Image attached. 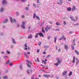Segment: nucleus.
<instances>
[{"mask_svg":"<svg viewBox=\"0 0 79 79\" xmlns=\"http://www.w3.org/2000/svg\"><path fill=\"white\" fill-rule=\"evenodd\" d=\"M6 53H8V54H10V52L8 51H6Z\"/></svg>","mask_w":79,"mask_h":79,"instance_id":"37998d69","label":"nucleus"},{"mask_svg":"<svg viewBox=\"0 0 79 79\" xmlns=\"http://www.w3.org/2000/svg\"><path fill=\"white\" fill-rule=\"evenodd\" d=\"M0 11H1V12H2V11H3V8H1V10H0Z\"/></svg>","mask_w":79,"mask_h":79,"instance_id":"bb28decb","label":"nucleus"},{"mask_svg":"<svg viewBox=\"0 0 79 79\" xmlns=\"http://www.w3.org/2000/svg\"><path fill=\"white\" fill-rule=\"evenodd\" d=\"M21 27L23 29H25V26L24 25H21Z\"/></svg>","mask_w":79,"mask_h":79,"instance_id":"412c9836","label":"nucleus"},{"mask_svg":"<svg viewBox=\"0 0 79 79\" xmlns=\"http://www.w3.org/2000/svg\"><path fill=\"white\" fill-rule=\"evenodd\" d=\"M72 33H73V32L72 31H70L69 32V34H71Z\"/></svg>","mask_w":79,"mask_h":79,"instance_id":"680f3d73","label":"nucleus"},{"mask_svg":"<svg viewBox=\"0 0 79 79\" xmlns=\"http://www.w3.org/2000/svg\"><path fill=\"white\" fill-rule=\"evenodd\" d=\"M64 48L65 50H68V48H68V46L67 45H64Z\"/></svg>","mask_w":79,"mask_h":79,"instance_id":"423d86ee","label":"nucleus"},{"mask_svg":"<svg viewBox=\"0 0 79 79\" xmlns=\"http://www.w3.org/2000/svg\"><path fill=\"white\" fill-rule=\"evenodd\" d=\"M67 71H64L62 73V76H65L66 74H67Z\"/></svg>","mask_w":79,"mask_h":79,"instance_id":"0eeeda50","label":"nucleus"},{"mask_svg":"<svg viewBox=\"0 0 79 79\" xmlns=\"http://www.w3.org/2000/svg\"><path fill=\"white\" fill-rule=\"evenodd\" d=\"M75 41H76V40L74 39V40H73V43H74L75 42Z\"/></svg>","mask_w":79,"mask_h":79,"instance_id":"49530a36","label":"nucleus"},{"mask_svg":"<svg viewBox=\"0 0 79 79\" xmlns=\"http://www.w3.org/2000/svg\"><path fill=\"white\" fill-rule=\"evenodd\" d=\"M75 18H76V19H75V21H76L77 20L78 18L76 16Z\"/></svg>","mask_w":79,"mask_h":79,"instance_id":"c756f323","label":"nucleus"},{"mask_svg":"<svg viewBox=\"0 0 79 79\" xmlns=\"http://www.w3.org/2000/svg\"><path fill=\"white\" fill-rule=\"evenodd\" d=\"M56 38L55 37L54 38V42L55 43H56Z\"/></svg>","mask_w":79,"mask_h":79,"instance_id":"c9c22d12","label":"nucleus"},{"mask_svg":"<svg viewBox=\"0 0 79 79\" xmlns=\"http://www.w3.org/2000/svg\"><path fill=\"white\" fill-rule=\"evenodd\" d=\"M44 22H42V23H41V25H40V26L41 27H42V25H44Z\"/></svg>","mask_w":79,"mask_h":79,"instance_id":"e433bc0d","label":"nucleus"},{"mask_svg":"<svg viewBox=\"0 0 79 79\" xmlns=\"http://www.w3.org/2000/svg\"><path fill=\"white\" fill-rule=\"evenodd\" d=\"M35 16H36V14H35V13L34 14L33 18H35Z\"/></svg>","mask_w":79,"mask_h":79,"instance_id":"4be33fe9","label":"nucleus"},{"mask_svg":"<svg viewBox=\"0 0 79 79\" xmlns=\"http://www.w3.org/2000/svg\"><path fill=\"white\" fill-rule=\"evenodd\" d=\"M13 45H12V46H11V48H13Z\"/></svg>","mask_w":79,"mask_h":79,"instance_id":"0e129e2a","label":"nucleus"},{"mask_svg":"<svg viewBox=\"0 0 79 79\" xmlns=\"http://www.w3.org/2000/svg\"><path fill=\"white\" fill-rule=\"evenodd\" d=\"M46 53V52H43V54H45Z\"/></svg>","mask_w":79,"mask_h":79,"instance_id":"bf43d9fd","label":"nucleus"},{"mask_svg":"<svg viewBox=\"0 0 79 79\" xmlns=\"http://www.w3.org/2000/svg\"><path fill=\"white\" fill-rule=\"evenodd\" d=\"M21 18H22V19H23L24 18V15H22L21 16Z\"/></svg>","mask_w":79,"mask_h":79,"instance_id":"ea45409f","label":"nucleus"},{"mask_svg":"<svg viewBox=\"0 0 79 79\" xmlns=\"http://www.w3.org/2000/svg\"><path fill=\"white\" fill-rule=\"evenodd\" d=\"M64 25H66V22L65 21H64Z\"/></svg>","mask_w":79,"mask_h":79,"instance_id":"4c0bfd02","label":"nucleus"},{"mask_svg":"<svg viewBox=\"0 0 79 79\" xmlns=\"http://www.w3.org/2000/svg\"><path fill=\"white\" fill-rule=\"evenodd\" d=\"M27 72L28 74H29V70L27 71Z\"/></svg>","mask_w":79,"mask_h":79,"instance_id":"4d7b16f0","label":"nucleus"},{"mask_svg":"<svg viewBox=\"0 0 79 79\" xmlns=\"http://www.w3.org/2000/svg\"><path fill=\"white\" fill-rule=\"evenodd\" d=\"M37 2L38 3H39V0H37Z\"/></svg>","mask_w":79,"mask_h":79,"instance_id":"052dcab7","label":"nucleus"},{"mask_svg":"<svg viewBox=\"0 0 79 79\" xmlns=\"http://www.w3.org/2000/svg\"><path fill=\"white\" fill-rule=\"evenodd\" d=\"M75 53L77 54V55H79V52L75 50Z\"/></svg>","mask_w":79,"mask_h":79,"instance_id":"dca6fc26","label":"nucleus"},{"mask_svg":"<svg viewBox=\"0 0 79 79\" xmlns=\"http://www.w3.org/2000/svg\"><path fill=\"white\" fill-rule=\"evenodd\" d=\"M51 56V55H48L47 56H46L47 58H50Z\"/></svg>","mask_w":79,"mask_h":79,"instance_id":"5701e85b","label":"nucleus"},{"mask_svg":"<svg viewBox=\"0 0 79 79\" xmlns=\"http://www.w3.org/2000/svg\"><path fill=\"white\" fill-rule=\"evenodd\" d=\"M32 37V34H31L28 37V39H31Z\"/></svg>","mask_w":79,"mask_h":79,"instance_id":"f3484780","label":"nucleus"},{"mask_svg":"<svg viewBox=\"0 0 79 79\" xmlns=\"http://www.w3.org/2000/svg\"><path fill=\"white\" fill-rule=\"evenodd\" d=\"M57 61H58V63H57L55 64L56 66H58L59 65V63H60L62 61L61 59H60V58L56 59Z\"/></svg>","mask_w":79,"mask_h":79,"instance_id":"f257e3e1","label":"nucleus"},{"mask_svg":"<svg viewBox=\"0 0 79 79\" xmlns=\"http://www.w3.org/2000/svg\"><path fill=\"white\" fill-rule=\"evenodd\" d=\"M2 3L3 5L4 4H6V1L5 0H3L2 2Z\"/></svg>","mask_w":79,"mask_h":79,"instance_id":"ddd939ff","label":"nucleus"},{"mask_svg":"<svg viewBox=\"0 0 79 79\" xmlns=\"http://www.w3.org/2000/svg\"><path fill=\"white\" fill-rule=\"evenodd\" d=\"M23 54L24 55V56L25 57H26V58H29V56L27 55L26 53L24 52L23 53Z\"/></svg>","mask_w":79,"mask_h":79,"instance_id":"6e6552de","label":"nucleus"},{"mask_svg":"<svg viewBox=\"0 0 79 79\" xmlns=\"http://www.w3.org/2000/svg\"><path fill=\"white\" fill-rule=\"evenodd\" d=\"M40 66H42V67H45V66H44V65H42V64H41V65H40Z\"/></svg>","mask_w":79,"mask_h":79,"instance_id":"6e6d98bb","label":"nucleus"},{"mask_svg":"<svg viewBox=\"0 0 79 79\" xmlns=\"http://www.w3.org/2000/svg\"><path fill=\"white\" fill-rule=\"evenodd\" d=\"M34 77H32V79H34Z\"/></svg>","mask_w":79,"mask_h":79,"instance_id":"774afa93","label":"nucleus"},{"mask_svg":"<svg viewBox=\"0 0 79 79\" xmlns=\"http://www.w3.org/2000/svg\"><path fill=\"white\" fill-rule=\"evenodd\" d=\"M56 31H60V29H57L56 30Z\"/></svg>","mask_w":79,"mask_h":79,"instance_id":"a19ab883","label":"nucleus"},{"mask_svg":"<svg viewBox=\"0 0 79 79\" xmlns=\"http://www.w3.org/2000/svg\"><path fill=\"white\" fill-rule=\"evenodd\" d=\"M8 77H7L6 76H4L3 77V79H7Z\"/></svg>","mask_w":79,"mask_h":79,"instance_id":"2f4dec72","label":"nucleus"},{"mask_svg":"<svg viewBox=\"0 0 79 79\" xmlns=\"http://www.w3.org/2000/svg\"><path fill=\"white\" fill-rule=\"evenodd\" d=\"M37 61L38 62H39V58H37Z\"/></svg>","mask_w":79,"mask_h":79,"instance_id":"864d4df0","label":"nucleus"},{"mask_svg":"<svg viewBox=\"0 0 79 79\" xmlns=\"http://www.w3.org/2000/svg\"><path fill=\"white\" fill-rule=\"evenodd\" d=\"M75 59H76V57L75 56H73V63H75Z\"/></svg>","mask_w":79,"mask_h":79,"instance_id":"1a4fd4ad","label":"nucleus"},{"mask_svg":"<svg viewBox=\"0 0 79 79\" xmlns=\"http://www.w3.org/2000/svg\"><path fill=\"white\" fill-rule=\"evenodd\" d=\"M63 0H60L59 2H60L61 3H63Z\"/></svg>","mask_w":79,"mask_h":79,"instance_id":"58836bf2","label":"nucleus"},{"mask_svg":"<svg viewBox=\"0 0 79 79\" xmlns=\"http://www.w3.org/2000/svg\"><path fill=\"white\" fill-rule=\"evenodd\" d=\"M48 39H50V36H48Z\"/></svg>","mask_w":79,"mask_h":79,"instance_id":"13d9d810","label":"nucleus"},{"mask_svg":"<svg viewBox=\"0 0 79 79\" xmlns=\"http://www.w3.org/2000/svg\"><path fill=\"white\" fill-rule=\"evenodd\" d=\"M58 52H61V49H59L58 50Z\"/></svg>","mask_w":79,"mask_h":79,"instance_id":"5fc2aeb1","label":"nucleus"},{"mask_svg":"<svg viewBox=\"0 0 79 79\" xmlns=\"http://www.w3.org/2000/svg\"><path fill=\"white\" fill-rule=\"evenodd\" d=\"M43 76L46 78L50 77V76L49 75H46L45 74L43 75Z\"/></svg>","mask_w":79,"mask_h":79,"instance_id":"20e7f679","label":"nucleus"},{"mask_svg":"<svg viewBox=\"0 0 79 79\" xmlns=\"http://www.w3.org/2000/svg\"><path fill=\"white\" fill-rule=\"evenodd\" d=\"M48 29H51V27H48Z\"/></svg>","mask_w":79,"mask_h":79,"instance_id":"69168bd1","label":"nucleus"},{"mask_svg":"<svg viewBox=\"0 0 79 79\" xmlns=\"http://www.w3.org/2000/svg\"><path fill=\"white\" fill-rule=\"evenodd\" d=\"M26 10H29V7H26Z\"/></svg>","mask_w":79,"mask_h":79,"instance_id":"79ce46f5","label":"nucleus"},{"mask_svg":"<svg viewBox=\"0 0 79 79\" xmlns=\"http://www.w3.org/2000/svg\"><path fill=\"white\" fill-rule=\"evenodd\" d=\"M8 20V19H5L4 21L3 22V23H7Z\"/></svg>","mask_w":79,"mask_h":79,"instance_id":"9d476101","label":"nucleus"},{"mask_svg":"<svg viewBox=\"0 0 79 79\" xmlns=\"http://www.w3.org/2000/svg\"><path fill=\"white\" fill-rule=\"evenodd\" d=\"M26 24V23L24 22H22V25H24Z\"/></svg>","mask_w":79,"mask_h":79,"instance_id":"72a5a7b5","label":"nucleus"},{"mask_svg":"<svg viewBox=\"0 0 79 79\" xmlns=\"http://www.w3.org/2000/svg\"><path fill=\"white\" fill-rule=\"evenodd\" d=\"M36 35H39L40 36H42V37H44V35H43V33H36Z\"/></svg>","mask_w":79,"mask_h":79,"instance_id":"39448f33","label":"nucleus"},{"mask_svg":"<svg viewBox=\"0 0 79 79\" xmlns=\"http://www.w3.org/2000/svg\"><path fill=\"white\" fill-rule=\"evenodd\" d=\"M41 42H40L39 44V46L41 45Z\"/></svg>","mask_w":79,"mask_h":79,"instance_id":"a18cd8bd","label":"nucleus"},{"mask_svg":"<svg viewBox=\"0 0 79 79\" xmlns=\"http://www.w3.org/2000/svg\"><path fill=\"white\" fill-rule=\"evenodd\" d=\"M42 63H44V64H47V62H45V61L44 60H42Z\"/></svg>","mask_w":79,"mask_h":79,"instance_id":"4468645a","label":"nucleus"},{"mask_svg":"<svg viewBox=\"0 0 79 79\" xmlns=\"http://www.w3.org/2000/svg\"><path fill=\"white\" fill-rule=\"evenodd\" d=\"M70 18L72 21H75V19H74V17H70Z\"/></svg>","mask_w":79,"mask_h":79,"instance_id":"9b49d317","label":"nucleus"},{"mask_svg":"<svg viewBox=\"0 0 79 79\" xmlns=\"http://www.w3.org/2000/svg\"><path fill=\"white\" fill-rule=\"evenodd\" d=\"M76 60H77V62L76 63V64L77 65V64L79 63V60L77 59V58H76Z\"/></svg>","mask_w":79,"mask_h":79,"instance_id":"6ab92c4d","label":"nucleus"},{"mask_svg":"<svg viewBox=\"0 0 79 79\" xmlns=\"http://www.w3.org/2000/svg\"><path fill=\"white\" fill-rule=\"evenodd\" d=\"M37 52L38 53H39V52H40V49H38L37 50Z\"/></svg>","mask_w":79,"mask_h":79,"instance_id":"3c124183","label":"nucleus"},{"mask_svg":"<svg viewBox=\"0 0 79 79\" xmlns=\"http://www.w3.org/2000/svg\"><path fill=\"white\" fill-rule=\"evenodd\" d=\"M33 6H34V7H36V5H35V4H33Z\"/></svg>","mask_w":79,"mask_h":79,"instance_id":"c03bdc74","label":"nucleus"},{"mask_svg":"<svg viewBox=\"0 0 79 79\" xmlns=\"http://www.w3.org/2000/svg\"><path fill=\"white\" fill-rule=\"evenodd\" d=\"M63 40V38H60L59 39L60 40Z\"/></svg>","mask_w":79,"mask_h":79,"instance_id":"09e8293b","label":"nucleus"},{"mask_svg":"<svg viewBox=\"0 0 79 79\" xmlns=\"http://www.w3.org/2000/svg\"><path fill=\"white\" fill-rule=\"evenodd\" d=\"M10 20H11V23H15L16 22V20L14 19H12V18H10Z\"/></svg>","mask_w":79,"mask_h":79,"instance_id":"7ed1b4c3","label":"nucleus"},{"mask_svg":"<svg viewBox=\"0 0 79 79\" xmlns=\"http://www.w3.org/2000/svg\"><path fill=\"white\" fill-rule=\"evenodd\" d=\"M12 42H13L14 44H15V40H14V39L12 38Z\"/></svg>","mask_w":79,"mask_h":79,"instance_id":"b1692460","label":"nucleus"},{"mask_svg":"<svg viewBox=\"0 0 79 79\" xmlns=\"http://www.w3.org/2000/svg\"><path fill=\"white\" fill-rule=\"evenodd\" d=\"M71 48H72V50H74V45H72L71 46Z\"/></svg>","mask_w":79,"mask_h":79,"instance_id":"393cba45","label":"nucleus"},{"mask_svg":"<svg viewBox=\"0 0 79 79\" xmlns=\"http://www.w3.org/2000/svg\"><path fill=\"white\" fill-rule=\"evenodd\" d=\"M31 26L28 27V29H29V30L30 29H31Z\"/></svg>","mask_w":79,"mask_h":79,"instance_id":"603ef678","label":"nucleus"},{"mask_svg":"<svg viewBox=\"0 0 79 79\" xmlns=\"http://www.w3.org/2000/svg\"><path fill=\"white\" fill-rule=\"evenodd\" d=\"M35 38H37L38 37V35H36L35 36Z\"/></svg>","mask_w":79,"mask_h":79,"instance_id":"8fccbe9b","label":"nucleus"},{"mask_svg":"<svg viewBox=\"0 0 79 79\" xmlns=\"http://www.w3.org/2000/svg\"><path fill=\"white\" fill-rule=\"evenodd\" d=\"M21 0V1H22V2H25V0Z\"/></svg>","mask_w":79,"mask_h":79,"instance_id":"e2e57ef3","label":"nucleus"},{"mask_svg":"<svg viewBox=\"0 0 79 79\" xmlns=\"http://www.w3.org/2000/svg\"><path fill=\"white\" fill-rule=\"evenodd\" d=\"M42 32H43V33H45V30H44V27L42 28Z\"/></svg>","mask_w":79,"mask_h":79,"instance_id":"a878e982","label":"nucleus"},{"mask_svg":"<svg viewBox=\"0 0 79 79\" xmlns=\"http://www.w3.org/2000/svg\"><path fill=\"white\" fill-rule=\"evenodd\" d=\"M12 64H12V63H10V66H12Z\"/></svg>","mask_w":79,"mask_h":79,"instance_id":"338daca9","label":"nucleus"},{"mask_svg":"<svg viewBox=\"0 0 79 79\" xmlns=\"http://www.w3.org/2000/svg\"><path fill=\"white\" fill-rule=\"evenodd\" d=\"M36 19H38V20H40V18H39V17L38 16H37L36 17Z\"/></svg>","mask_w":79,"mask_h":79,"instance_id":"7c9ffc66","label":"nucleus"},{"mask_svg":"<svg viewBox=\"0 0 79 79\" xmlns=\"http://www.w3.org/2000/svg\"><path fill=\"white\" fill-rule=\"evenodd\" d=\"M27 54L28 55H30L31 54V52H28Z\"/></svg>","mask_w":79,"mask_h":79,"instance_id":"de8ad7c7","label":"nucleus"},{"mask_svg":"<svg viewBox=\"0 0 79 79\" xmlns=\"http://www.w3.org/2000/svg\"><path fill=\"white\" fill-rule=\"evenodd\" d=\"M27 61L28 62V63H27V66H28V68H31V62L27 60Z\"/></svg>","mask_w":79,"mask_h":79,"instance_id":"f03ea898","label":"nucleus"},{"mask_svg":"<svg viewBox=\"0 0 79 79\" xmlns=\"http://www.w3.org/2000/svg\"><path fill=\"white\" fill-rule=\"evenodd\" d=\"M56 25L57 26H59V25H60V23H56Z\"/></svg>","mask_w":79,"mask_h":79,"instance_id":"f704fd0d","label":"nucleus"},{"mask_svg":"<svg viewBox=\"0 0 79 79\" xmlns=\"http://www.w3.org/2000/svg\"><path fill=\"white\" fill-rule=\"evenodd\" d=\"M24 46L25 47V48L24 49V50H27V45H26V44H25Z\"/></svg>","mask_w":79,"mask_h":79,"instance_id":"aec40b11","label":"nucleus"},{"mask_svg":"<svg viewBox=\"0 0 79 79\" xmlns=\"http://www.w3.org/2000/svg\"><path fill=\"white\" fill-rule=\"evenodd\" d=\"M67 11H70L71 10V8L69 7L67 9Z\"/></svg>","mask_w":79,"mask_h":79,"instance_id":"2eb2a0df","label":"nucleus"},{"mask_svg":"<svg viewBox=\"0 0 79 79\" xmlns=\"http://www.w3.org/2000/svg\"><path fill=\"white\" fill-rule=\"evenodd\" d=\"M48 26H47L45 28V30L46 32H48Z\"/></svg>","mask_w":79,"mask_h":79,"instance_id":"a211bd4d","label":"nucleus"},{"mask_svg":"<svg viewBox=\"0 0 79 79\" xmlns=\"http://www.w3.org/2000/svg\"><path fill=\"white\" fill-rule=\"evenodd\" d=\"M62 37H63V39L64 40H66V38H65L64 37V35H62Z\"/></svg>","mask_w":79,"mask_h":79,"instance_id":"c85d7f7f","label":"nucleus"},{"mask_svg":"<svg viewBox=\"0 0 79 79\" xmlns=\"http://www.w3.org/2000/svg\"><path fill=\"white\" fill-rule=\"evenodd\" d=\"M9 62H10V60H7V61L6 62V64H8V63H9Z\"/></svg>","mask_w":79,"mask_h":79,"instance_id":"473e14b6","label":"nucleus"},{"mask_svg":"<svg viewBox=\"0 0 79 79\" xmlns=\"http://www.w3.org/2000/svg\"><path fill=\"white\" fill-rule=\"evenodd\" d=\"M76 10V7L75 6H73L72 8V11H75Z\"/></svg>","mask_w":79,"mask_h":79,"instance_id":"f8f14e48","label":"nucleus"},{"mask_svg":"<svg viewBox=\"0 0 79 79\" xmlns=\"http://www.w3.org/2000/svg\"><path fill=\"white\" fill-rule=\"evenodd\" d=\"M72 74V72H71V71H70V72L69 73V76H70Z\"/></svg>","mask_w":79,"mask_h":79,"instance_id":"cd10ccee","label":"nucleus"}]
</instances>
